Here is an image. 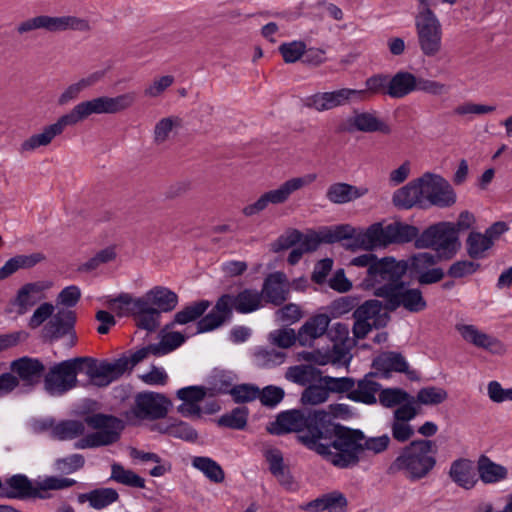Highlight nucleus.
<instances>
[{"instance_id": "nucleus-17", "label": "nucleus", "mask_w": 512, "mask_h": 512, "mask_svg": "<svg viewBox=\"0 0 512 512\" xmlns=\"http://www.w3.org/2000/svg\"><path fill=\"white\" fill-rule=\"evenodd\" d=\"M53 282L40 280L23 284L10 301L11 311L22 316L28 313L37 303L46 298L45 292L51 289Z\"/></svg>"}, {"instance_id": "nucleus-35", "label": "nucleus", "mask_w": 512, "mask_h": 512, "mask_svg": "<svg viewBox=\"0 0 512 512\" xmlns=\"http://www.w3.org/2000/svg\"><path fill=\"white\" fill-rule=\"evenodd\" d=\"M231 300V309L234 308L238 313L248 314L262 307V294L257 290L244 289L236 296L229 295Z\"/></svg>"}, {"instance_id": "nucleus-10", "label": "nucleus", "mask_w": 512, "mask_h": 512, "mask_svg": "<svg viewBox=\"0 0 512 512\" xmlns=\"http://www.w3.org/2000/svg\"><path fill=\"white\" fill-rule=\"evenodd\" d=\"M418 44L426 57H436L442 50V26L436 14L428 7L418 10L415 16Z\"/></svg>"}, {"instance_id": "nucleus-55", "label": "nucleus", "mask_w": 512, "mask_h": 512, "mask_svg": "<svg viewBox=\"0 0 512 512\" xmlns=\"http://www.w3.org/2000/svg\"><path fill=\"white\" fill-rule=\"evenodd\" d=\"M328 398L329 389L321 385H310L301 395V401L304 405H319L326 402Z\"/></svg>"}, {"instance_id": "nucleus-64", "label": "nucleus", "mask_w": 512, "mask_h": 512, "mask_svg": "<svg viewBox=\"0 0 512 512\" xmlns=\"http://www.w3.org/2000/svg\"><path fill=\"white\" fill-rule=\"evenodd\" d=\"M76 320L75 313L70 310L59 311L52 319L51 324L56 326L55 336L59 337L69 331Z\"/></svg>"}, {"instance_id": "nucleus-22", "label": "nucleus", "mask_w": 512, "mask_h": 512, "mask_svg": "<svg viewBox=\"0 0 512 512\" xmlns=\"http://www.w3.org/2000/svg\"><path fill=\"white\" fill-rule=\"evenodd\" d=\"M289 284L287 277L282 272L270 274L263 285L262 297L274 305H281L288 296Z\"/></svg>"}, {"instance_id": "nucleus-18", "label": "nucleus", "mask_w": 512, "mask_h": 512, "mask_svg": "<svg viewBox=\"0 0 512 512\" xmlns=\"http://www.w3.org/2000/svg\"><path fill=\"white\" fill-rule=\"evenodd\" d=\"M390 261H396L393 257H385L380 260H377L376 256L371 253H366L357 257H354L350 261V265L357 267H367V276L362 281V287L366 290H371L374 294L376 291V287L371 286L376 284L377 281L382 282V277L387 278L388 275H384L381 271V268L386 264L390 263Z\"/></svg>"}, {"instance_id": "nucleus-51", "label": "nucleus", "mask_w": 512, "mask_h": 512, "mask_svg": "<svg viewBox=\"0 0 512 512\" xmlns=\"http://www.w3.org/2000/svg\"><path fill=\"white\" fill-rule=\"evenodd\" d=\"M359 232H356L355 228L350 225H340L337 226L333 231L325 234L323 236L324 241L332 243L339 240H349V243L346 244L348 248L358 249L355 241V237Z\"/></svg>"}, {"instance_id": "nucleus-34", "label": "nucleus", "mask_w": 512, "mask_h": 512, "mask_svg": "<svg viewBox=\"0 0 512 512\" xmlns=\"http://www.w3.org/2000/svg\"><path fill=\"white\" fill-rule=\"evenodd\" d=\"M479 479L485 484H495L505 480L508 476L506 467L493 462L487 456L482 455L477 462Z\"/></svg>"}, {"instance_id": "nucleus-9", "label": "nucleus", "mask_w": 512, "mask_h": 512, "mask_svg": "<svg viewBox=\"0 0 512 512\" xmlns=\"http://www.w3.org/2000/svg\"><path fill=\"white\" fill-rule=\"evenodd\" d=\"M416 248H434L438 258L449 259L459 247L456 226L452 222H440L416 236Z\"/></svg>"}, {"instance_id": "nucleus-29", "label": "nucleus", "mask_w": 512, "mask_h": 512, "mask_svg": "<svg viewBox=\"0 0 512 512\" xmlns=\"http://www.w3.org/2000/svg\"><path fill=\"white\" fill-rule=\"evenodd\" d=\"M44 259L45 256L40 252L19 254L12 257L0 267V281L10 277L18 270L32 268Z\"/></svg>"}, {"instance_id": "nucleus-58", "label": "nucleus", "mask_w": 512, "mask_h": 512, "mask_svg": "<svg viewBox=\"0 0 512 512\" xmlns=\"http://www.w3.org/2000/svg\"><path fill=\"white\" fill-rule=\"evenodd\" d=\"M349 412L348 406L345 404H330L326 409L315 410L314 413H323L321 421H316L317 429L321 430L322 426L335 425L332 422L333 418L342 417Z\"/></svg>"}, {"instance_id": "nucleus-13", "label": "nucleus", "mask_w": 512, "mask_h": 512, "mask_svg": "<svg viewBox=\"0 0 512 512\" xmlns=\"http://www.w3.org/2000/svg\"><path fill=\"white\" fill-rule=\"evenodd\" d=\"M422 208L437 206L441 208L450 207L456 202V194L443 177L426 173L418 178Z\"/></svg>"}, {"instance_id": "nucleus-53", "label": "nucleus", "mask_w": 512, "mask_h": 512, "mask_svg": "<svg viewBox=\"0 0 512 512\" xmlns=\"http://www.w3.org/2000/svg\"><path fill=\"white\" fill-rule=\"evenodd\" d=\"M440 258L428 252L418 253L412 256L409 260H404L408 263V270L414 272L418 276L433 266Z\"/></svg>"}, {"instance_id": "nucleus-5", "label": "nucleus", "mask_w": 512, "mask_h": 512, "mask_svg": "<svg viewBox=\"0 0 512 512\" xmlns=\"http://www.w3.org/2000/svg\"><path fill=\"white\" fill-rule=\"evenodd\" d=\"M417 235V228L408 224L394 222L383 225L382 223H374L366 230L359 232L355 241L359 249L371 251L377 248H385L390 244L410 242Z\"/></svg>"}, {"instance_id": "nucleus-28", "label": "nucleus", "mask_w": 512, "mask_h": 512, "mask_svg": "<svg viewBox=\"0 0 512 512\" xmlns=\"http://www.w3.org/2000/svg\"><path fill=\"white\" fill-rule=\"evenodd\" d=\"M418 81L419 78L410 72H397L389 78V89L386 94L392 98H403L411 92L418 91Z\"/></svg>"}, {"instance_id": "nucleus-43", "label": "nucleus", "mask_w": 512, "mask_h": 512, "mask_svg": "<svg viewBox=\"0 0 512 512\" xmlns=\"http://www.w3.org/2000/svg\"><path fill=\"white\" fill-rule=\"evenodd\" d=\"M493 245V240L486 233L471 232L466 240L467 252L471 258L479 259Z\"/></svg>"}, {"instance_id": "nucleus-20", "label": "nucleus", "mask_w": 512, "mask_h": 512, "mask_svg": "<svg viewBox=\"0 0 512 512\" xmlns=\"http://www.w3.org/2000/svg\"><path fill=\"white\" fill-rule=\"evenodd\" d=\"M330 322V317L324 313L311 316L298 330V343L301 346H311L327 332Z\"/></svg>"}, {"instance_id": "nucleus-14", "label": "nucleus", "mask_w": 512, "mask_h": 512, "mask_svg": "<svg viewBox=\"0 0 512 512\" xmlns=\"http://www.w3.org/2000/svg\"><path fill=\"white\" fill-rule=\"evenodd\" d=\"M83 360L75 358L55 365L45 378L46 390L51 395H62L76 386L77 374L82 372Z\"/></svg>"}, {"instance_id": "nucleus-60", "label": "nucleus", "mask_w": 512, "mask_h": 512, "mask_svg": "<svg viewBox=\"0 0 512 512\" xmlns=\"http://www.w3.org/2000/svg\"><path fill=\"white\" fill-rule=\"evenodd\" d=\"M496 111L495 105L479 104L474 102H464L454 109V113L458 116L476 115L482 116L491 114Z\"/></svg>"}, {"instance_id": "nucleus-42", "label": "nucleus", "mask_w": 512, "mask_h": 512, "mask_svg": "<svg viewBox=\"0 0 512 512\" xmlns=\"http://www.w3.org/2000/svg\"><path fill=\"white\" fill-rule=\"evenodd\" d=\"M111 480L125 486L133 488H145V479L133 472L132 470L125 469L122 465L114 463L111 466Z\"/></svg>"}, {"instance_id": "nucleus-11", "label": "nucleus", "mask_w": 512, "mask_h": 512, "mask_svg": "<svg viewBox=\"0 0 512 512\" xmlns=\"http://www.w3.org/2000/svg\"><path fill=\"white\" fill-rule=\"evenodd\" d=\"M85 422L97 432L87 435L80 439L75 447L78 449H86L109 445L116 442L120 437L123 429V423L116 417L96 414L88 416Z\"/></svg>"}, {"instance_id": "nucleus-25", "label": "nucleus", "mask_w": 512, "mask_h": 512, "mask_svg": "<svg viewBox=\"0 0 512 512\" xmlns=\"http://www.w3.org/2000/svg\"><path fill=\"white\" fill-rule=\"evenodd\" d=\"M367 193L368 189L365 187L337 182L329 185L325 196L333 204H346L363 197Z\"/></svg>"}, {"instance_id": "nucleus-62", "label": "nucleus", "mask_w": 512, "mask_h": 512, "mask_svg": "<svg viewBox=\"0 0 512 512\" xmlns=\"http://www.w3.org/2000/svg\"><path fill=\"white\" fill-rule=\"evenodd\" d=\"M306 45L302 41H292L283 43L279 47V51L286 63H294L298 61L305 53Z\"/></svg>"}, {"instance_id": "nucleus-61", "label": "nucleus", "mask_w": 512, "mask_h": 512, "mask_svg": "<svg viewBox=\"0 0 512 512\" xmlns=\"http://www.w3.org/2000/svg\"><path fill=\"white\" fill-rule=\"evenodd\" d=\"M410 399V395L399 388H388L381 391L379 401L385 407L400 405Z\"/></svg>"}, {"instance_id": "nucleus-4", "label": "nucleus", "mask_w": 512, "mask_h": 512, "mask_svg": "<svg viewBox=\"0 0 512 512\" xmlns=\"http://www.w3.org/2000/svg\"><path fill=\"white\" fill-rule=\"evenodd\" d=\"M437 449L430 440H416L405 446L390 466L392 472H401L411 480L425 478L436 465Z\"/></svg>"}, {"instance_id": "nucleus-45", "label": "nucleus", "mask_w": 512, "mask_h": 512, "mask_svg": "<svg viewBox=\"0 0 512 512\" xmlns=\"http://www.w3.org/2000/svg\"><path fill=\"white\" fill-rule=\"evenodd\" d=\"M85 432V424L78 420H66L58 423L52 430L58 440L75 439Z\"/></svg>"}, {"instance_id": "nucleus-31", "label": "nucleus", "mask_w": 512, "mask_h": 512, "mask_svg": "<svg viewBox=\"0 0 512 512\" xmlns=\"http://www.w3.org/2000/svg\"><path fill=\"white\" fill-rule=\"evenodd\" d=\"M373 366L378 372H382L384 376L391 371L404 372L413 379L414 371H408V363L404 357L395 352H385L380 354L374 361Z\"/></svg>"}, {"instance_id": "nucleus-38", "label": "nucleus", "mask_w": 512, "mask_h": 512, "mask_svg": "<svg viewBox=\"0 0 512 512\" xmlns=\"http://www.w3.org/2000/svg\"><path fill=\"white\" fill-rule=\"evenodd\" d=\"M133 308L137 313L138 327L148 331H153L158 327L159 312L155 308L148 306L147 302L139 298L133 301Z\"/></svg>"}, {"instance_id": "nucleus-33", "label": "nucleus", "mask_w": 512, "mask_h": 512, "mask_svg": "<svg viewBox=\"0 0 512 512\" xmlns=\"http://www.w3.org/2000/svg\"><path fill=\"white\" fill-rule=\"evenodd\" d=\"M346 505L347 500L345 496L338 491H333L309 502L305 505L304 509L312 512L325 510L328 512H344Z\"/></svg>"}, {"instance_id": "nucleus-26", "label": "nucleus", "mask_w": 512, "mask_h": 512, "mask_svg": "<svg viewBox=\"0 0 512 512\" xmlns=\"http://www.w3.org/2000/svg\"><path fill=\"white\" fill-rule=\"evenodd\" d=\"M31 496H38L30 480L24 475H14L4 482L2 497L9 499H24ZM40 498H44L39 494Z\"/></svg>"}, {"instance_id": "nucleus-46", "label": "nucleus", "mask_w": 512, "mask_h": 512, "mask_svg": "<svg viewBox=\"0 0 512 512\" xmlns=\"http://www.w3.org/2000/svg\"><path fill=\"white\" fill-rule=\"evenodd\" d=\"M89 504L94 509H103L116 502L119 498L117 491L113 488H101L86 494Z\"/></svg>"}, {"instance_id": "nucleus-44", "label": "nucleus", "mask_w": 512, "mask_h": 512, "mask_svg": "<svg viewBox=\"0 0 512 512\" xmlns=\"http://www.w3.org/2000/svg\"><path fill=\"white\" fill-rule=\"evenodd\" d=\"M285 356L284 352L273 348L256 347L253 351V362L258 367H272L281 365Z\"/></svg>"}, {"instance_id": "nucleus-59", "label": "nucleus", "mask_w": 512, "mask_h": 512, "mask_svg": "<svg viewBox=\"0 0 512 512\" xmlns=\"http://www.w3.org/2000/svg\"><path fill=\"white\" fill-rule=\"evenodd\" d=\"M85 459L81 454H72L67 457L58 458L54 462L55 470L71 474L84 466Z\"/></svg>"}, {"instance_id": "nucleus-56", "label": "nucleus", "mask_w": 512, "mask_h": 512, "mask_svg": "<svg viewBox=\"0 0 512 512\" xmlns=\"http://www.w3.org/2000/svg\"><path fill=\"white\" fill-rule=\"evenodd\" d=\"M236 403H246L257 399L260 396V389L252 384H240L229 390Z\"/></svg>"}, {"instance_id": "nucleus-49", "label": "nucleus", "mask_w": 512, "mask_h": 512, "mask_svg": "<svg viewBox=\"0 0 512 512\" xmlns=\"http://www.w3.org/2000/svg\"><path fill=\"white\" fill-rule=\"evenodd\" d=\"M448 397L445 389L436 386H428L419 390L416 401L422 405H438Z\"/></svg>"}, {"instance_id": "nucleus-3", "label": "nucleus", "mask_w": 512, "mask_h": 512, "mask_svg": "<svg viewBox=\"0 0 512 512\" xmlns=\"http://www.w3.org/2000/svg\"><path fill=\"white\" fill-rule=\"evenodd\" d=\"M387 278H381L373 286L376 287L375 296L382 298L384 307L388 311L399 308L410 313H419L427 307V302L419 288L411 287L402 280L408 271V263L405 261H390L381 268Z\"/></svg>"}, {"instance_id": "nucleus-32", "label": "nucleus", "mask_w": 512, "mask_h": 512, "mask_svg": "<svg viewBox=\"0 0 512 512\" xmlns=\"http://www.w3.org/2000/svg\"><path fill=\"white\" fill-rule=\"evenodd\" d=\"M349 131H361V132H376L380 131L383 133H389V127L379 120L375 114L362 112L355 113L352 117L347 120Z\"/></svg>"}, {"instance_id": "nucleus-21", "label": "nucleus", "mask_w": 512, "mask_h": 512, "mask_svg": "<svg viewBox=\"0 0 512 512\" xmlns=\"http://www.w3.org/2000/svg\"><path fill=\"white\" fill-rule=\"evenodd\" d=\"M229 294L221 296L215 307L197 324V333L208 332L221 326L231 315Z\"/></svg>"}, {"instance_id": "nucleus-23", "label": "nucleus", "mask_w": 512, "mask_h": 512, "mask_svg": "<svg viewBox=\"0 0 512 512\" xmlns=\"http://www.w3.org/2000/svg\"><path fill=\"white\" fill-rule=\"evenodd\" d=\"M449 477L459 487L470 490L478 482L477 469L469 459H457L451 463Z\"/></svg>"}, {"instance_id": "nucleus-27", "label": "nucleus", "mask_w": 512, "mask_h": 512, "mask_svg": "<svg viewBox=\"0 0 512 512\" xmlns=\"http://www.w3.org/2000/svg\"><path fill=\"white\" fill-rule=\"evenodd\" d=\"M141 299L147 302L148 306H155L158 312H170L178 304L177 294L163 286L152 288Z\"/></svg>"}, {"instance_id": "nucleus-52", "label": "nucleus", "mask_w": 512, "mask_h": 512, "mask_svg": "<svg viewBox=\"0 0 512 512\" xmlns=\"http://www.w3.org/2000/svg\"><path fill=\"white\" fill-rule=\"evenodd\" d=\"M185 341V337L180 332H168L164 334L158 344H155L153 348L157 356L166 355L179 346H181Z\"/></svg>"}, {"instance_id": "nucleus-48", "label": "nucleus", "mask_w": 512, "mask_h": 512, "mask_svg": "<svg viewBox=\"0 0 512 512\" xmlns=\"http://www.w3.org/2000/svg\"><path fill=\"white\" fill-rule=\"evenodd\" d=\"M248 409L246 407H237L231 412L222 415L218 424L230 429L242 430L247 424Z\"/></svg>"}, {"instance_id": "nucleus-41", "label": "nucleus", "mask_w": 512, "mask_h": 512, "mask_svg": "<svg viewBox=\"0 0 512 512\" xmlns=\"http://www.w3.org/2000/svg\"><path fill=\"white\" fill-rule=\"evenodd\" d=\"M379 389L380 385L377 382L365 378L359 381L356 387H353V390L348 394V398L356 402L374 404L377 401L376 393Z\"/></svg>"}, {"instance_id": "nucleus-24", "label": "nucleus", "mask_w": 512, "mask_h": 512, "mask_svg": "<svg viewBox=\"0 0 512 512\" xmlns=\"http://www.w3.org/2000/svg\"><path fill=\"white\" fill-rule=\"evenodd\" d=\"M106 75L105 70H97L85 77L80 78L74 83L68 85L63 92L59 95L57 103L60 106H65L70 102L78 99L80 94L102 81Z\"/></svg>"}, {"instance_id": "nucleus-36", "label": "nucleus", "mask_w": 512, "mask_h": 512, "mask_svg": "<svg viewBox=\"0 0 512 512\" xmlns=\"http://www.w3.org/2000/svg\"><path fill=\"white\" fill-rule=\"evenodd\" d=\"M393 203L396 207L410 209L413 206L422 208L419 180L411 181L393 194Z\"/></svg>"}, {"instance_id": "nucleus-8", "label": "nucleus", "mask_w": 512, "mask_h": 512, "mask_svg": "<svg viewBox=\"0 0 512 512\" xmlns=\"http://www.w3.org/2000/svg\"><path fill=\"white\" fill-rule=\"evenodd\" d=\"M323 413H314V411L287 410L281 412L275 421L268 426L271 434L281 435L289 432H298L297 438L304 445V437L317 436L318 429L316 421H321Z\"/></svg>"}, {"instance_id": "nucleus-54", "label": "nucleus", "mask_w": 512, "mask_h": 512, "mask_svg": "<svg viewBox=\"0 0 512 512\" xmlns=\"http://www.w3.org/2000/svg\"><path fill=\"white\" fill-rule=\"evenodd\" d=\"M268 339L271 344L282 349L290 348L298 341L297 334L291 328L273 330L269 333Z\"/></svg>"}, {"instance_id": "nucleus-16", "label": "nucleus", "mask_w": 512, "mask_h": 512, "mask_svg": "<svg viewBox=\"0 0 512 512\" xmlns=\"http://www.w3.org/2000/svg\"><path fill=\"white\" fill-rule=\"evenodd\" d=\"M83 369L92 385L106 387L119 379L125 373L126 362L122 360L96 361L91 358H81Z\"/></svg>"}, {"instance_id": "nucleus-19", "label": "nucleus", "mask_w": 512, "mask_h": 512, "mask_svg": "<svg viewBox=\"0 0 512 512\" xmlns=\"http://www.w3.org/2000/svg\"><path fill=\"white\" fill-rule=\"evenodd\" d=\"M456 329L466 342L478 348L498 355L504 354L506 351L504 344L499 339L479 330L474 325L459 324Z\"/></svg>"}, {"instance_id": "nucleus-12", "label": "nucleus", "mask_w": 512, "mask_h": 512, "mask_svg": "<svg viewBox=\"0 0 512 512\" xmlns=\"http://www.w3.org/2000/svg\"><path fill=\"white\" fill-rule=\"evenodd\" d=\"M172 402L161 393L141 392L135 396L134 405L127 412L126 417L132 424L139 420H157L164 418Z\"/></svg>"}, {"instance_id": "nucleus-15", "label": "nucleus", "mask_w": 512, "mask_h": 512, "mask_svg": "<svg viewBox=\"0 0 512 512\" xmlns=\"http://www.w3.org/2000/svg\"><path fill=\"white\" fill-rule=\"evenodd\" d=\"M364 100H366L365 91L341 88L330 92H318L308 96L304 99V105L318 112H324L352 102Z\"/></svg>"}, {"instance_id": "nucleus-47", "label": "nucleus", "mask_w": 512, "mask_h": 512, "mask_svg": "<svg viewBox=\"0 0 512 512\" xmlns=\"http://www.w3.org/2000/svg\"><path fill=\"white\" fill-rule=\"evenodd\" d=\"M211 303L208 300H201L186 306L183 310L177 312L174 317V323L187 324L198 319L209 307Z\"/></svg>"}, {"instance_id": "nucleus-40", "label": "nucleus", "mask_w": 512, "mask_h": 512, "mask_svg": "<svg viewBox=\"0 0 512 512\" xmlns=\"http://www.w3.org/2000/svg\"><path fill=\"white\" fill-rule=\"evenodd\" d=\"M182 120L178 116L163 117L158 120L153 129V141L157 145L167 142L181 127Z\"/></svg>"}, {"instance_id": "nucleus-50", "label": "nucleus", "mask_w": 512, "mask_h": 512, "mask_svg": "<svg viewBox=\"0 0 512 512\" xmlns=\"http://www.w3.org/2000/svg\"><path fill=\"white\" fill-rule=\"evenodd\" d=\"M161 433L168 434L172 437L185 441L193 442L198 438V434L188 423L182 421H174L161 430Z\"/></svg>"}, {"instance_id": "nucleus-57", "label": "nucleus", "mask_w": 512, "mask_h": 512, "mask_svg": "<svg viewBox=\"0 0 512 512\" xmlns=\"http://www.w3.org/2000/svg\"><path fill=\"white\" fill-rule=\"evenodd\" d=\"M315 376V369L311 365H296L288 368L286 378L297 384L306 385Z\"/></svg>"}, {"instance_id": "nucleus-1", "label": "nucleus", "mask_w": 512, "mask_h": 512, "mask_svg": "<svg viewBox=\"0 0 512 512\" xmlns=\"http://www.w3.org/2000/svg\"><path fill=\"white\" fill-rule=\"evenodd\" d=\"M136 98L137 94L130 91L114 97L99 96L79 102L68 113L60 116L56 122L25 139L19 146V153H31L40 147L48 146L55 137L63 133L66 127L75 126L93 114H117L125 111L135 104Z\"/></svg>"}, {"instance_id": "nucleus-39", "label": "nucleus", "mask_w": 512, "mask_h": 512, "mask_svg": "<svg viewBox=\"0 0 512 512\" xmlns=\"http://www.w3.org/2000/svg\"><path fill=\"white\" fill-rule=\"evenodd\" d=\"M381 309L382 305L378 300H368L354 311L353 316L378 327L386 322V315L381 314Z\"/></svg>"}, {"instance_id": "nucleus-37", "label": "nucleus", "mask_w": 512, "mask_h": 512, "mask_svg": "<svg viewBox=\"0 0 512 512\" xmlns=\"http://www.w3.org/2000/svg\"><path fill=\"white\" fill-rule=\"evenodd\" d=\"M191 464L213 483H222L225 479L222 467L210 457L195 456L192 458Z\"/></svg>"}, {"instance_id": "nucleus-7", "label": "nucleus", "mask_w": 512, "mask_h": 512, "mask_svg": "<svg viewBox=\"0 0 512 512\" xmlns=\"http://www.w3.org/2000/svg\"><path fill=\"white\" fill-rule=\"evenodd\" d=\"M19 35L28 34L36 30H45L49 33H62L74 31L86 33L91 30L90 21L75 15H37L18 23L15 28Z\"/></svg>"}, {"instance_id": "nucleus-63", "label": "nucleus", "mask_w": 512, "mask_h": 512, "mask_svg": "<svg viewBox=\"0 0 512 512\" xmlns=\"http://www.w3.org/2000/svg\"><path fill=\"white\" fill-rule=\"evenodd\" d=\"M418 91L435 97H442L449 94L450 86L438 80L419 78Z\"/></svg>"}, {"instance_id": "nucleus-30", "label": "nucleus", "mask_w": 512, "mask_h": 512, "mask_svg": "<svg viewBox=\"0 0 512 512\" xmlns=\"http://www.w3.org/2000/svg\"><path fill=\"white\" fill-rule=\"evenodd\" d=\"M11 370L16 373L25 384L33 385L40 380L44 367L36 359L23 357L12 362Z\"/></svg>"}, {"instance_id": "nucleus-2", "label": "nucleus", "mask_w": 512, "mask_h": 512, "mask_svg": "<svg viewBox=\"0 0 512 512\" xmlns=\"http://www.w3.org/2000/svg\"><path fill=\"white\" fill-rule=\"evenodd\" d=\"M304 446L338 468L358 463L362 452V432L338 425H325L317 436L304 437Z\"/></svg>"}, {"instance_id": "nucleus-6", "label": "nucleus", "mask_w": 512, "mask_h": 512, "mask_svg": "<svg viewBox=\"0 0 512 512\" xmlns=\"http://www.w3.org/2000/svg\"><path fill=\"white\" fill-rule=\"evenodd\" d=\"M317 179V174L307 173L302 176L291 177L278 187L262 193L255 201L242 208L245 217H254L268 209L270 205H282L297 191L311 185Z\"/></svg>"}]
</instances>
